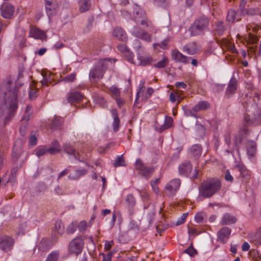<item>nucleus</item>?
Listing matches in <instances>:
<instances>
[{
    "mask_svg": "<svg viewBox=\"0 0 261 261\" xmlns=\"http://www.w3.org/2000/svg\"><path fill=\"white\" fill-rule=\"evenodd\" d=\"M46 152H47V149H46L44 147H42V148H41L38 149L36 151V154L38 157H39L40 156H42V155H44L46 153Z\"/></svg>",
    "mask_w": 261,
    "mask_h": 261,
    "instance_id": "obj_57",
    "label": "nucleus"
},
{
    "mask_svg": "<svg viewBox=\"0 0 261 261\" xmlns=\"http://www.w3.org/2000/svg\"><path fill=\"white\" fill-rule=\"evenodd\" d=\"M27 124H25L23 125H21L20 127V129H19L20 133L22 136H24L25 134L26 130H27Z\"/></svg>",
    "mask_w": 261,
    "mask_h": 261,
    "instance_id": "obj_64",
    "label": "nucleus"
},
{
    "mask_svg": "<svg viewBox=\"0 0 261 261\" xmlns=\"http://www.w3.org/2000/svg\"><path fill=\"white\" fill-rule=\"evenodd\" d=\"M204 216H205V215L203 213H197L195 217V221L197 223H201V222H203V221L204 220Z\"/></svg>",
    "mask_w": 261,
    "mask_h": 261,
    "instance_id": "obj_53",
    "label": "nucleus"
},
{
    "mask_svg": "<svg viewBox=\"0 0 261 261\" xmlns=\"http://www.w3.org/2000/svg\"><path fill=\"white\" fill-rule=\"evenodd\" d=\"M136 169L139 170V173L145 178L148 179L154 171L152 167H147L140 159H137L135 164Z\"/></svg>",
    "mask_w": 261,
    "mask_h": 261,
    "instance_id": "obj_8",
    "label": "nucleus"
},
{
    "mask_svg": "<svg viewBox=\"0 0 261 261\" xmlns=\"http://www.w3.org/2000/svg\"><path fill=\"white\" fill-rule=\"evenodd\" d=\"M1 10V15L4 18L11 19L14 14L15 8L11 4L5 3L2 5Z\"/></svg>",
    "mask_w": 261,
    "mask_h": 261,
    "instance_id": "obj_10",
    "label": "nucleus"
},
{
    "mask_svg": "<svg viewBox=\"0 0 261 261\" xmlns=\"http://www.w3.org/2000/svg\"><path fill=\"white\" fill-rule=\"evenodd\" d=\"M139 60L138 65L145 66L149 64L152 61V58L150 56H139L138 57Z\"/></svg>",
    "mask_w": 261,
    "mask_h": 261,
    "instance_id": "obj_30",
    "label": "nucleus"
},
{
    "mask_svg": "<svg viewBox=\"0 0 261 261\" xmlns=\"http://www.w3.org/2000/svg\"><path fill=\"white\" fill-rule=\"evenodd\" d=\"M83 241L81 237L73 239L69 244V251L71 253L78 255L83 250Z\"/></svg>",
    "mask_w": 261,
    "mask_h": 261,
    "instance_id": "obj_6",
    "label": "nucleus"
},
{
    "mask_svg": "<svg viewBox=\"0 0 261 261\" xmlns=\"http://www.w3.org/2000/svg\"><path fill=\"white\" fill-rule=\"evenodd\" d=\"M258 13V10L257 9L249 8L246 9V12L243 15H254Z\"/></svg>",
    "mask_w": 261,
    "mask_h": 261,
    "instance_id": "obj_47",
    "label": "nucleus"
},
{
    "mask_svg": "<svg viewBox=\"0 0 261 261\" xmlns=\"http://www.w3.org/2000/svg\"><path fill=\"white\" fill-rule=\"evenodd\" d=\"M236 14V12L234 10L232 9L229 10L227 13V15L226 17L227 20L229 22H233L235 19Z\"/></svg>",
    "mask_w": 261,
    "mask_h": 261,
    "instance_id": "obj_40",
    "label": "nucleus"
},
{
    "mask_svg": "<svg viewBox=\"0 0 261 261\" xmlns=\"http://www.w3.org/2000/svg\"><path fill=\"white\" fill-rule=\"evenodd\" d=\"M22 153L23 152L21 150V145H19L18 142H16L14 144L12 154L13 162L16 163L21 156Z\"/></svg>",
    "mask_w": 261,
    "mask_h": 261,
    "instance_id": "obj_19",
    "label": "nucleus"
},
{
    "mask_svg": "<svg viewBox=\"0 0 261 261\" xmlns=\"http://www.w3.org/2000/svg\"><path fill=\"white\" fill-rule=\"evenodd\" d=\"M238 168L242 178V180L245 182L247 181L250 178L249 171L244 166H239Z\"/></svg>",
    "mask_w": 261,
    "mask_h": 261,
    "instance_id": "obj_28",
    "label": "nucleus"
},
{
    "mask_svg": "<svg viewBox=\"0 0 261 261\" xmlns=\"http://www.w3.org/2000/svg\"><path fill=\"white\" fill-rule=\"evenodd\" d=\"M29 96L31 99H33L36 97V91L35 89H33L30 88Z\"/></svg>",
    "mask_w": 261,
    "mask_h": 261,
    "instance_id": "obj_60",
    "label": "nucleus"
},
{
    "mask_svg": "<svg viewBox=\"0 0 261 261\" xmlns=\"http://www.w3.org/2000/svg\"><path fill=\"white\" fill-rule=\"evenodd\" d=\"M30 36L36 39L43 40L46 38V35L42 31L38 29H32L30 32Z\"/></svg>",
    "mask_w": 261,
    "mask_h": 261,
    "instance_id": "obj_23",
    "label": "nucleus"
},
{
    "mask_svg": "<svg viewBox=\"0 0 261 261\" xmlns=\"http://www.w3.org/2000/svg\"><path fill=\"white\" fill-rule=\"evenodd\" d=\"M188 213L183 214L177 220V221L175 223L176 225H179L180 224H183L187 217Z\"/></svg>",
    "mask_w": 261,
    "mask_h": 261,
    "instance_id": "obj_48",
    "label": "nucleus"
},
{
    "mask_svg": "<svg viewBox=\"0 0 261 261\" xmlns=\"http://www.w3.org/2000/svg\"><path fill=\"white\" fill-rule=\"evenodd\" d=\"M247 114L244 116V122L247 125L257 124L261 121V109L256 105H251L247 109Z\"/></svg>",
    "mask_w": 261,
    "mask_h": 261,
    "instance_id": "obj_4",
    "label": "nucleus"
},
{
    "mask_svg": "<svg viewBox=\"0 0 261 261\" xmlns=\"http://www.w3.org/2000/svg\"><path fill=\"white\" fill-rule=\"evenodd\" d=\"M180 185V181L178 179H174L170 181L165 188V194L169 197L173 196Z\"/></svg>",
    "mask_w": 261,
    "mask_h": 261,
    "instance_id": "obj_7",
    "label": "nucleus"
},
{
    "mask_svg": "<svg viewBox=\"0 0 261 261\" xmlns=\"http://www.w3.org/2000/svg\"><path fill=\"white\" fill-rule=\"evenodd\" d=\"M252 239L256 243L261 244V226L258 229Z\"/></svg>",
    "mask_w": 261,
    "mask_h": 261,
    "instance_id": "obj_41",
    "label": "nucleus"
},
{
    "mask_svg": "<svg viewBox=\"0 0 261 261\" xmlns=\"http://www.w3.org/2000/svg\"><path fill=\"white\" fill-rule=\"evenodd\" d=\"M247 152L248 156H253L256 152V144L254 141H248L247 143Z\"/></svg>",
    "mask_w": 261,
    "mask_h": 261,
    "instance_id": "obj_22",
    "label": "nucleus"
},
{
    "mask_svg": "<svg viewBox=\"0 0 261 261\" xmlns=\"http://www.w3.org/2000/svg\"><path fill=\"white\" fill-rule=\"evenodd\" d=\"M202 148L200 146L198 145H194L191 147L190 152L191 155L195 158H198L201 154Z\"/></svg>",
    "mask_w": 261,
    "mask_h": 261,
    "instance_id": "obj_26",
    "label": "nucleus"
},
{
    "mask_svg": "<svg viewBox=\"0 0 261 261\" xmlns=\"http://www.w3.org/2000/svg\"><path fill=\"white\" fill-rule=\"evenodd\" d=\"M63 120L61 118H56L52 122L51 128L52 129H57L62 124Z\"/></svg>",
    "mask_w": 261,
    "mask_h": 261,
    "instance_id": "obj_39",
    "label": "nucleus"
},
{
    "mask_svg": "<svg viewBox=\"0 0 261 261\" xmlns=\"http://www.w3.org/2000/svg\"><path fill=\"white\" fill-rule=\"evenodd\" d=\"M173 123V119L170 117H167L164 125L160 128L159 132L162 133L163 130L170 127Z\"/></svg>",
    "mask_w": 261,
    "mask_h": 261,
    "instance_id": "obj_33",
    "label": "nucleus"
},
{
    "mask_svg": "<svg viewBox=\"0 0 261 261\" xmlns=\"http://www.w3.org/2000/svg\"><path fill=\"white\" fill-rule=\"evenodd\" d=\"M168 60L166 57H164L163 59L158 62L155 65V67L158 68H164L168 64Z\"/></svg>",
    "mask_w": 261,
    "mask_h": 261,
    "instance_id": "obj_42",
    "label": "nucleus"
},
{
    "mask_svg": "<svg viewBox=\"0 0 261 261\" xmlns=\"http://www.w3.org/2000/svg\"><path fill=\"white\" fill-rule=\"evenodd\" d=\"M182 51L190 55H193L197 52V44L195 42H190L182 47Z\"/></svg>",
    "mask_w": 261,
    "mask_h": 261,
    "instance_id": "obj_17",
    "label": "nucleus"
},
{
    "mask_svg": "<svg viewBox=\"0 0 261 261\" xmlns=\"http://www.w3.org/2000/svg\"><path fill=\"white\" fill-rule=\"evenodd\" d=\"M114 166L116 167L122 166H125V161L123 158V155L118 156L117 158L114 161Z\"/></svg>",
    "mask_w": 261,
    "mask_h": 261,
    "instance_id": "obj_37",
    "label": "nucleus"
},
{
    "mask_svg": "<svg viewBox=\"0 0 261 261\" xmlns=\"http://www.w3.org/2000/svg\"><path fill=\"white\" fill-rule=\"evenodd\" d=\"M103 257L102 261H111V257L113 255V252H109L106 255L105 254H101Z\"/></svg>",
    "mask_w": 261,
    "mask_h": 261,
    "instance_id": "obj_55",
    "label": "nucleus"
},
{
    "mask_svg": "<svg viewBox=\"0 0 261 261\" xmlns=\"http://www.w3.org/2000/svg\"><path fill=\"white\" fill-rule=\"evenodd\" d=\"M225 141L228 146H229L231 144V137L230 134L229 133H227L224 135Z\"/></svg>",
    "mask_w": 261,
    "mask_h": 261,
    "instance_id": "obj_61",
    "label": "nucleus"
},
{
    "mask_svg": "<svg viewBox=\"0 0 261 261\" xmlns=\"http://www.w3.org/2000/svg\"><path fill=\"white\" fill-rule=\"evenodd\" d=\"M246 5V0H241V3L239 6V11L242 15H243L246 12V8H245Z\"/></svg>",
    "mask_w": 261,
    "mask_h": 261,
    "instance_id": "obj_46",
    "label": "nucleus"
},
{
    "mask_svg": "<svg viewBox=\"0 0 261 261\" xmlns=\"http://www.w3.org/2000/svg\"><path fill=\"white\" fill-rule=\"evenodd\" d=\"M171 58L175 62H181L184 64L189 63V58L184 55L177 49H173L171 52Z\"/></svg>",
    "mask_w": 261,
    "mask_h": 261,
    "instance_id": "obj_11",
    "label": "nucleus"
},
{
    "mask_svg": "<svg viewBox=\"0 0 261 261\" xmlns=\"http://www.w3.org/2000/svg\"><path fill=\"white\" fill-rule=\"evenodd\" d=\"M247 124L245 122L243 126L240 128L238 136L236 137L235 143H241L244 138L249 134V129L247 128Z\"/></svg>",
    "mask_w": 261,
    "mask_h": 261,
    "instance_id": "obj_15",
    "label": "nucleus"
},
{
    "mask_svg": "<svg viewBox=\"0 0 261 261\" xmlns=\"http://www.w3.org/2000/svg\"><path fill=\"white\" fill-rule=\"evenodd\" d=\"M37 137L33 135L30 138V144L32 146H35L37 144Z\"/></svg>",
    "mask_w": 261,
    "mask_h": 261,
    "instance_id": "obj_62",
    "label": "nucleus"
},
{
    "mask_svg": "<svg viewBox=\"0 0 261 261\" xmlns=\"http://www.w3.org/2000/svg\"><path fill=\"white\" fill-rule=\"evenodd\" d=\"M114 242L113 241H106L105 244V249L107 250H109L111 248Z\"/></svg>",
    "mask_w": 261,
    "mask_h": 261,
    "instance_id": "obj_63",
    "label": "nucleus"
},
{
    "mask_svg": "<svg viewBox=\"0 0 261 261\" xmlns=\"http://www.w3.org/2000/svg\"><path fill=\"white\" fill-rule=\"evenodd\" d=\"M113 36L118 40L125 41L127 37V35L124 30L121 28L117 27L113 31Z\"/></svg>",
    "mask_w": 261,
    "mask_h": 261,
    "instance_id": "obj_18",
    "label": "nucleus"
},
{
    "mask_svg": "<svg viewBox=\"0 0 261 261\" xmlns=\"http://www.w3.org/2000/svg\"><path fill=\"white\" fill-rule=\"evenodd\" d=\"M132 34L136 37L140 38L146 41H151V35L143 30L135 27Z\"/></svg>",
    "mask_w": 261,
    "mask_h": 261,
    "instance_id": "obj_13",
    "label": "nucleus"
},
{
    "mask_svg": "<svg viewBox=\"0 0 261 261\" xmlns=\"http://www.w3.org/2000/svg\"><path fill=\"white\" fill-rule=\"evenodd\" d=\"M192 169V165L189 162L182 164L179 166L178 169L180 174H184L188 176L191 172Z\"/></svg>",
    "mask_w": 261,
    "mask_h": 261,
    "instance_id": "obj_21",
    "label": "nucleus"
},
{
    "mask_svg": "<svg viewBox=\"0 0 261 261\" xmlns=\"http://www.w3.org/2000/svg\"><path fill=\"white\" fill-rule=\"evenodd\" d=\"M47 152H48L50 154H55L57 153L60 152L61 149L59 148L51 147L47 149Z\"/></svg>",
    "mask_w": 261,
    "mask_h": 261,
    "instance_id": "obj_54",
    "label": "nucleus"
},
{
    "mask_svg": "<svg viewBox=\"0 0 261 261\" xmlns=\"http://www.w3.org/2000/svg\"><path fill=\"white\" fill-rule=\"evenodd\" d=\"M117 48L122 53H126L128 51V48L125 44H120L118 45Z\"/></svg>",
    "mask_w": 261,
    "mask_h": 261,
    "instance_id": "obj_56",
    "label": "nucleus"
},
{
    "mask_svg": "<svg viewBox=\"0 0 261 261\" xmlns=\"http://www.w3.org/2000/svg\"><path fill=\"white\" fill-rule=\"evenodd\" d=\"M96 101L103 107H105L106 106V101L102 97L97 96Z\"/></svg>",
    "mask_w": 261,
    "mask_h": 261,
    "instance_id": "obj_58",
    "label": "nucleus"
},
{
    "mask_svg": "<svg viewBox=\"0 0 261 261\" xmlns=\"http://www.w3.org/2000/svg\"><path fill=\"white\" fill-rule=\"evenodd\" d=\"M77 227V223L76 222H72L69 224L66 229V231L69 234L74 233Z\"/></svg>",
    "mask_w": 261,
    "mask_h": 261,
    "instance_id": "obj_36",
    "label": "nucleus"
},
{
    "mask_svg": "<svg viewBox=\"0 0 261 261\" xmlns=\"http://www.w3.org/2000/svg\"><path fill=\"white\" fill-rule=\"evenodd\" d=\"M113 123V129L115 132H117L119 129V124H120V120L119 117L118 118H114Z\"/></svg>",
    "mask_w": 261,
    "mask_h": 261,
    "instance_id": "obj_51",
    "label": "nucleus"
},
{
    "mask_svg": "<svg viewBox=\"0 0 261 261\" xmlns=\"http://www.w3.org/2000/svg\"><path fill=\"white\" fill-rule=\"evenodd\" d=\"M14 244V240L7 236H0V248L4 251H8L12 249Z\"/></svg>",
    "mask_w": 261,
    "mask_h": 261,
    "instance_id": "obj_9",
    "label": "nucleus"
},
{
    "mask_svg": "<svg viewBox=\"0 0 261 261\" xmlns=\"http://www.w3.org/2000/svg\"><path fill=\"white\" fill-rule=\"evenodd\" d=\"M79 9L81 12L88 11L91 7L90 0H79Z\"/></svg>",
    "mask_w": 261,
    "mask_h": 261,
    "instance_id": "obj_27",
    "label": "nucleus"
},
{
    "mask_svg": "<svg viewBox=\"0 0 261 261\" xmlns=\"http://www.w3.org/2000/svg\"><path fill=\"white\" fill-rule=\"evenodd\" d=\"M221 188V182L217 179H213L203 181L201 186V195L206 198L212 197Z\"/></svg>",
    "mask_w": 261,
    "mask_h": 261,
    "instance_id": "obj_2",
    "label": "nucleus"
},
{
    "mask_svg": "<svg viewBox=\"0 0 261 261\" xmlns=\"http://www.w3.org/2000/svg\"><path fill=\"white\" fill-rule=\"evenodd\" d=\"M225 29L223 21H220L217 22L216 31L218 35H222Z\"/></svg>",
    "mask_w": 261,
    "mask_h": 261,
    "instance_id": "obj_38",
    "label": "nucleus"
},
{
    "mask_svg": "<svg viewBox=\"0 0 261 261\" xmlns=\"http://www.w3.org/2000/svg\"><path fill=\"white\" fill-rule=\"evenodd\" d=\"M87 226V222L85 221H81L77 225L80 231L82 232L86 230Z\"/></svg>",
    "mask_w": 261,
    "mask_h": 261,
    "instance_id": "obj_52",
    "label": "nucleus"
},
{
    "mask_svg": "<svg viewBox=\"0 0 261 261\" xmlns=\"http://www.w3.org/2000/svg\"><path fill=\"white\" fill-rule=\"evenodd\" d=\"M14 81L12 77H7L1 88V96L5 101L4 107L7 109V113L8 114V116L5 117V121L11 119L17 108L18 89L21 85L17 86Z\"/></svg>",
    "mask_w": 261,
    "mask_h": 261,
    "instance_id": "obj_1",
    "label": "nucleus"
},
{
    "mask_svg": "<svg viewBox=\"0 0 261 261\" xmlns=\"http://www.w3.org/2000/svg\"><path fill=\"white\" fill-rule=\"evenodd\" d=\"M185 252L189 254L191 256H194L195 254L197 253V252L196 249H195L192 245H191L190 247H189L187 249L185 250Z\"/></svg>",
    "mask_w": 261,
    "mask_h": 261,
    "instance_id": "obj_45",
    "label": "nucleus"
},
{
    "mask_svg": "<svg viewBox=\"0 0 261 261\" xmlns=\"http://www.w3.org/2000/svg\"><path fill=\"white\" fill-rule=\"evenodd\" d=\"M237 221V218L229 214L225 213L222 217L221 224L222 225H227L234 224Z\"/></svg>",
    "mask_w": 261,
    "mask_h": 261,
    "instance_id": "obj_16",
    "label": "nucleus"
},
{
    "mask_svg": "<svg viewBox=\"0 0 261 261\" xmlns=\"http://www.w3.org/2000/svg\"><path fill=\"white\" fill-rule=\"evenodd\" d=\"M110 91L113 93V97L114 98H117L119 96L120 91L117 88L115 87H112L110 88Z\"/></svg>",
    "mask_w": 261,
    "mask_h": 261,
    "instance_id": "obj_50",
    "label": "nucleus"
},
{
    "mask_svg": "<svg viewBox=\"0 0 261 261\" xmlns=\"http://www.w3.org/2000/svg\"><path fill=\"white\" fill-rule=\"evenodd\" d=\"M54 231L60 235H62L64 231V226L61 220H57L55 223Z\"/></svg>",
    "mask_w": 261,
    "mask_h": 261,
    "instance_id": "obj_31",
    "label": "nucleus"
},
{
    "mask_svg": "<svg viewBox=\"0 0 261 261\" xmlns=\"http://www.w3.org/2000/svg\"><path fill=\"white\" fill-rule=\"evenodd\" d=\"M125 202L129 208H133L136 204V200L133 194H128L125 198Z\"/></svg>",
    "mask_w": 261,
    "mask_h": 261,
    "instance_id": "obj_32",
    "label": "nucleus"
},
{
    "mask_svg": "<svg viewBox=\"0 0 261 261\" xmlns=\"http://www.w3.org/2000/svg\"><path fill=\"white\" fill-rule=\"evenodd\" d=\"M143 13H145V11L141 9H136L134 11V19L136 22H137L136 17L142 18Z\"/></svg>",
    "mask_w": 261,
    "mask_h": 261,
    "instance_id": "obj_49",
    "label": "nucleus"
},
{
    "mask_svg": "<svg viewBox=\"0 0 261 261\" xmlns=\"http://www.w3.org/2000/svg\"><path fill=\"white\" fill-rule=\"evenodd\" d=\"M33 113L32 108L31 106L28 105L26 107L24 114L23 115L22 120L28 121L30 119V116Z\"/></svg>",
    "mask_w": 261,
    "mask_h": 261,
    "instance_id": "obj_35",
    "label": "nucleus"
},
{
    "mask_svg": "<svg viewBox=\"0 0 261 261\" xmlns=\"http://www.w3.org/2000/svg\"><path fill=\"white\" fill-rule=\"evenodd\" d=\"M64 151L69 154H73L74 158L80 160L79 157L75 154V150L70 144L65 143L63 145Z\"/></svg>",
    "mask_w": 261,
    "mask_h": 261,
    "instance_id": "obj_29",
    "label": "nucleus"
},
{
    "mask_svg": "<svg viewBox=\"0 0 261 261\" xmlns=\"http://www.w3.org/2000/svg\"><path fill=\"white\" fill-rule=\"evenodd\" d=\"M210 108V104L205 101H200L193 108L195 112H198L202 110H206Z\"/></svg>",
    "mask_w": 261,
    "mask_h": 261,
    "instance_id": "obj_24",
    "label": "nucleus"
},
{
    "mask_svg": "<svg viewBox=\"0 0 261 261\" xmlns=\"http://www.w3.org/2000/svg\"><path fill=\"white\" fill-rule=\"evenodd\" d=\"M83 95L79 92L71 91L67 93V100L68 102L72 104L81 101L83 98Z\"/></svg>",
    "mask_w": 261,
    "mask_h": 261,
    "instance_id": "obj_14",
    "label": "nucleus"
},
{
    "mask_svg": "<svg viewBox=\"0 0 261 261\" xmlns=\"http://www.w3.org/2000/svg\"><path fill=\"white\" fill-rule=\"evenodd\" d=\"M142 18L136 17L137 25H142L143 26H151V22L148 20L146 17V13H143Z\"/></svg>",
    "mask_w": 261,
    "mask_h": 261,
    "instance_id": "obj_25",
    "label": "nucleus"
},
{
    "mask_svg": "<svg viewBox=\"0 0 261 261\" xmlns=\"http://www.w3.org/2000/svg\"><path fill=\"white\" fill-rule=\"evenodd\" d=\"M87 172V171L85 169L82 170H77L74 171V172L69 175L68 177L71 179H76L81 177L82 175H85Z\"/></svg>",
    "mask_w": 261,
    "mask_h": 261,
    "instance_id": "obj_34",
    "label": "nucleus"
},
{
    "mask_svg": "<svg viewBox=\"0 0 261 261\" xmlns=\"http://www.w3.org/2000/svg\"><path fill=\"white\" fill-rule=\"evenodd\" d=\"M237 89V80L232 77L226 90V94L230 96L234 93Z\"/></svg>",
    "mask_w": 261,
    "mask_h": 261,
    "instance_id": "obj_20",
    "label": "nucleus"
},
{
    "mask_svg": "<svg viewBox=\"0 0 261 261\" xmlns=\"http://www.w3.org/2000/svg\"><path fill=\"white\" fill-rule=\"evenodd\" d=\"M76 76V74L75 73H72L64 77L62 79V81L67 83L73 82L75 80Z\"/></svg>",
    "mask_w": 261,
    "mask_h": 261,
    "instance_id": "obj_43",
    "label": "nucleus"
},
{
    "mask_svg": "<svg viewBox=\"0 0 261 261\" xmlns=\"http://www.w3.org/2000/svg\"><path fill=\"white\" fill-rule=\"evenodd\" d=\"M210 23L209 18L202 16L196 19L189 29L191 36H197L203 34L207 29Z\"/></svg>",
    "mask_w": 261,
    "mask_h": 261,
    "instance_id": "obj_3",
    "label": "nucleus"
},
{
    "mask_svg": "<svg viewBox=\"0 0 261 261\" xmlns=\"http://www.w3.org/2000/svg\"><path fill=\"white\" fill-rule=\"evenodd\" d=\"M59 257V253L57 252H53L50 253L45 261H57Z\"/></svg>",
    "mask_w": 261,
    "mask_h": 261,
    "instance_id": "obj_44",
    "label": "nucleus"
},
{
    "mask_svg": "<svg viewBox=\"0 0 261 261\" xmlns=\"http://www.w3.org/2000/svg\"><path fill=\"white\" fill-rule=\"evenodd\" d=\"M225 178L226 180L232 182L233 181V177L230 174L229 170H226L225 173Z\"/></svg>",
    "mask_w": 261,
    "mask_h": 261,
    "instance_id": "obj_59",
    "label": "nucleus"
},
{
    "mask_svg": "<svg viewBox=\"0 0 261 261\" xmlns=\"http://www.w3.org/2000/svg\"><path fill=\"white\" fill-rule=\"evenodd\" d=\"M110 59H101L99 60L97 65L93 67L89 73V78L91 81H97L102 79L104 71L108 66V62Z\"/></svg>",
    "mask_w": 261,
    "mask_h": 261,
    "instance_id": "obj_5",
    "label": "nucleus"
},
{
    "mask_svg": "<svg viewBox=\"0 0 261 261\" xmlns=\"http://www.w3.org/2000/svg\"><path fill=\"white\" fill-rule=\"evenodd\" d=\"M231 230L227 227H223L218 232V240L222 243H225L229 239Z\"/></svg>",
    "mask_w": 261,
    "mask_h": 261,
    "instance_id": "obj_12",
    "label": "nucleus"
}]
</instances>
